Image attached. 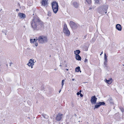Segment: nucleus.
I'll use <instances>...</instances> for the list:
<instances>
[{
	"mask_svg": "<svg viewBox=\"0 0 124 124\" xmlns=\"http://www.w3.org/2000/svg\"><path fill=\"white\" fill-rule=\"evenodd\" d=\"M32 27L34 30H41L44 27V23L37 16H34L31 22Z\"/></svg>",
	"mask_w": 124,
	"mask_h": 124,
	"instance_id": "nucleus-1",
	"label": "nucleus"
},
{
	"mask_svg": "<svg viewBox=\"0 0 124 124\" xmlns=\"http://www.w3.org/2000/svg\"><path fill=\"white\" fill-rule=\"evenodd\" d=\"M37 40L39 43L43 44L47 42V39L46 37L42 35L39 37Z\"/></svg>",
	"mask_w": 124,
	"mask_h": 124,
	"instance_id": "nucleus-2",
	"label": "nucleus"
},
{
	"mask_svg": "<svg viewBox=\"0 0 124 124\" xmlns=\"http://www.w3.org/2000/svg\"><path fill=\"white\" fill-rule=\"evenodd\" d=\"M63 32L66 36H69L70 35V32L68 30L66 23L64 24Z\"/></svg>",
	"mask_w": 124,
	"mask_h": 124,
	"instance_id": "nucleus-3",
	"label": "nucleus"
},
{
	"mask_svg": "<svg viewBox=\"0 0 124 124\" xmlns=\"http://www.w3.org/2000/svg\"><path fill=\"white\" fill-rule=\"evenodd\" d=\"M72 29H75L78 27V25L72 21H71L69 23Z\"/></svg>",
	"mask_w": 124,
	"mask_h": 124,
	"instance_id": "nucleus-4",
	"label": "nucleus"
},
{
	"mask_svg": "<svg viewBox=\"0 0 124 124\" xmlns=\"http://www.w3.org/2000/svg\"><path fill=\"white\" fill-rule=\"evenodd\" d=\"M34 60L30 59L28 63L27 64L29 67H31V68H33L32 66L34 65V63L35 62H34Z\"/></svg>",
	"mask_w": 124,
	"mask_h": 124,
	"instance_id": "nucleus-5",
	"label": "nucleus"
},
{
	"mask_svg": "<svg viewBox=\"0 0 124 124\" xmlns=\"http://www.w3.org/2000/svg\"><path fill=\"white\" fill-rule=\"evenodd\" d=\"M97 99V98L96 97L95 95L92 96L91 99V103L93 104H95L96 103V102Z\"/></svg>",
	"mask_w": 124,
	"mask_h": 124,
	"instance_id": "nucleus-6",
	"label": "nucleus"
},
{
	"mask_svg": "<svg viewBox=\"0 0 124 124\" xmlns=\"http://www.w3.org/2000/svg\"><path fill=\"white\" fill-rule=\"evenodd\" d=\"M62 114L59 113L55 119L57 121H60L61 120L62 118Z\"/></svg>",
	"mask_w": 124,
	"mask_h": 124,
	"instance_id": "nucleus-7",
	"label": "nucleus"
},
{
	"mask_svg": "<svg viewBox=\"0 0 124 124\" xmlns=\"http://www.w3.org/2000/svg\"><path fill=\"white\" fill-rule=\"evenodd\" d=\"M18 16L19 17L20 19H24L26 18V16L25 14L22 13H19L18 14Z\"/></svg>",
	"mask_w": 124,
	"mask_h": 124,
	"instance_id": "nucleus-8",
	"label": "nucleus"
},
{
	"mask_svg": "<svg viewBox=\"0 0 124 124\" xmlns=\"http://www.w3.org/2000/svg\"><path fill=\"white\" fill-rule=\"evenodd\" d=\"M103 11L106 14L107 12V10L108 8V6L107 5H104L103 6Z\"/></svg>",
	"mask_w": 124,
	"mask_h": 124,
	"instance_id": "nucleus-9",
	"label": "nucleus"
},
{
	"mask_svg": "<svg viewBox=\"0 0 124 124\" xmlns=\"http://www.w3.org/2000/svg\"><path fill=\"white\" fill-rule=\"evenodd\" d=\"M73 6L76 8H78L79 6V3L78 2L74 1L72 2Z\"/></svg>",
	"mask_w": 124,
	"mask_h": 124,
	"instance_id": "nucleus-10",
	"label": "nucleus"
},
{
	"mask_svg": "<svg viewBox=\"0 0 124 124\" xmlns=\"http://www.w3.org/2000/svg\"><path fill=\"white\" fill-rule=\"evenodd\" d=\"M52 7L58 8V3L56 1L53 2L52 3Z\"/></svg>",
	"mask_w": 124,
	"mask_h": 124,
	"instance_id": "nucleus-11",
	"label": "nucleus"
},
{
	"mask_svg": "<svg viewBox=\"0 0 124 124\" xmlns=\"http://www.w3.org/2000/svg\"><path fill=\"white\" fill-rule=\"evenodd\" d=\"M41 3L42 5L44 6H46L47 5V0H42Z\"/></svg>",
	"mask_w": 124,
	"mask_h": 124,
	"instance_id": "nucleus-12",
	"label": "nucleus"
},
{
	"mask_svg": "<svg viewBox=\"0 0 124 124\" xmlns=\"http://www.w3.org/2000/svg\"><path fill=\"white\" fill-rule=\"evenodd\" d=\"M116 29L118 31H121L122 29L121 25L119 24H117L116 25Z\"/></svg>",
	"mask_w": 124,
	"mask_h": 124,
	"instance_id": "nucleus-13",
	"label": "nucleus"
},
{
	"mask_svg": "<svg viewBox=\"0 0 124 124\" xmlns=\"http://www.w3.org/2000/svg\"><path fill=\"white\" fill-rule=\"evenodd\" d=\"M112 79L111 78H110L109 80H107V79H105V82L109 84H111L112 82Z\"/></svg>",
	"mask_w": 124,
	"mask_h": 124,
	"instance_id": "nucleus-14",
	"label": "nucleus"
},
{
	"mask_svg": "<svg viewBox=\"0 0 124 124\" xmlns=\"http://www.w3.org/2000/svg\"><path fill=\"white\" fill-rule=\"evenodd\" d=\"M54 12L55 13H56L58 10V8L52 7Z\"/></svg>",
	"mask_w": 124,
	"mask_h": 124,
	"instance_id": "nucleus-15",
	"label": "nucleus"
},
{
	"mask_svg": "<svg viewBox=\"0 0 124 124\" xmlns=\"http://www.w3.org/2000/svg\"><path fill=\"white\" fill-rule=\"evenodd\" d=\"M75 54L76 55H79L78 54L80 53V51L79 50H77L74 51Z\"/></svg>",
	"mask_w": 124,
	"mask_h": 124,
	"instance_id": "nucleus-16",
	"label": "nucleus"
},
{
	"mask_svg": "<svg viewBox=\"0 0 124 124\" xmlns=\"http://www.w3.org/2000/svg\"><path fill=\"white\" fill-rule=\"evenodd\" d=\"M76 58L77 60L79 61L81 60V57L79 55H76Z\"/></svg>",
	"mask_w": 124,
	"mask_h": 124,
	"instance_id": "nucleus-17",
	"label": "nucleus"
},
{
	"mask_svg": "<svg viewBox=\"0 0 124 124\" xmlns=\"http://www.w3.org/2000/svg\"><path fill=\"white\" fill-rule=\"evenodd\" d=\"M108 103H110L111 104H113V101L111 98H109L107 101Z\"/></svg>",
	"mask_w": 124,
	"mask_h": 124,
	"instance_id": "nucleus-18",
	"label": "nucleus"
},
{
	"mask_svg": "<svg viewBox=\"0 0 124 124\" xmlns=\"http://www.w3.org/2000/svg\"><path fill=\"white\" fill-rule=\"evenodd\" d=\"M80 68L79 67H78L76 68L75 71L77 72H78L80 71V72H81V71H80Z\"/></svg>",
	"mask_w": 124,
	"mask_h": 124,
	"instance_id": "nucleus-19",
	"label": "nucleus"
},
{
	"mask_svg": "<svg viewBox=\"0 0 124 124\" xmlns=\"http://www.w3.org/2000/svg\"><path fill=\"white\" fill-rule=\"evenodd\" d=\"M42 116L45 118L48 119V116L46 115L43 114H42Z\"/></svg>",
	"mask_w": 124,
	"mask_h": 124,
	"instance_id": "nucleus-20",
	"label": "nucleus"
},
{
	"mask_svg": "<svg viewBox=\"0 0 124 124\" xmlns=\"http://www.w3.org/2000/svg\"><path fill=\"white\" fill-rule=\"evenodd\" d=\"M100 106L99 104V103H97V104L95 105L94 108V109H95L96 108H98Z\"/></svg>",
	"mask_w": 124,
	"mask_h": 124,
	"instance_id": "nucleus-21",
	"label": "nucleus"
},
{
	"mask_svg": "<svg viewBox=\"0 0 124 124\" xmlns=\"http://www.w3.org/2000/svg\"><path fill=\"white\" fill-rule=\"evenodd\" d=\"M100 106L101 105H105V103L104 102H99L98 103Z\"/></svg>",
	"mask_w": 124,
	"mask_h": 124,
	"instance_id": "nucleus-22",
	"label": "nucleus"
},
{
	"mask_svg": "<svg viewBox=\"0 0 124 124\" xmlns=\"http://www.w3.org/2000/svg\"><path fill=\"white\" fill-rule=\"evenodd\" d=\"M104 61H107V56L106 55V54L105 53L104 54Z\"/></svg>",
	"mask_w": 124,
	"mask_h": 124,
	"instance_id": "nucleus-23",
	"label": "nucleus"
},
{
	"mask_svg": "<svg viewBox=\"0 0 124 124\" xmlns=\"http://www.w3.org/2000/svg\"><path fill=\"white\" fill-rule=\"evenodd\" d=\"M107 61H104V65L105 67H106L107 65Z\"/></svg>",
	"mask_w": 124,
	"mask_h": 124,
	"instance_id": "nucleus-24",
	"label": "nucleus"
},
{
	"mask_svg": "<svg viewBox=\"0 0 124 124\" xmlns=\"http://www.w3.org/2000/svg\"><path fill=\"white\" fill-rule=\"evenodd\" d=\"M47 15L48 16H51V13L50 11H48V12Z\"/></svg>",
	"mask_w": 124,
	"mask_h": 124,
	"instance_id": "nucleus-25",
	"label": "nucleus"
},
{
	"mask_svg": "<svg viewBox=\"0 0 124 124\" xmlns=\"http://www.w3.org/2000/svg\"><path fill=\"white\" fill-rule=\"evenodd\" d=\"M64 80H62V81L61 85H62V88L63 87V85L64 84Z\"/></svg>",
	"mask_w": 124,
	"mask_h": 124,
	"instance_id": "nucleus-26",
	"label": "nucleus"
},
{
	"mask_svg": "<svg viewBox=\"0 0 124 124\" xmlns=\"http://www.w3.org/2000/svg\"><path fill=\"white\" fill-rule=\"evenodd\" d=\"M87 2L89 4H90L91 3V0H86Z\"/></svg>",
	"mask_w": 124,
	"mask_h": 124,
	"instance_id": "nucleus-27",
	"label": "nucleus"
},
{
	"mask_svg": "<svg viewBox=\"0 0 124 124\" xmlns=\"http://www.w3.org/2000/svg\"><path fill=\"white\" fill-rule=\"evenodd\" d=\"M120 109L121 110V111L123 113L124 112V109L122 108H120Z\"/></svg>",
	"mask_w": 124,
	"mask_h": 124,
	"instance_id": "nucleus-28",
	"label": "nucleus"
},
{
	"mask_svg": "<svg viewBox=\"0 0 124 124\" xmlns=\"http://www.w3.org/2000/svg\"><path fill=\"white\" fill-rule=\"evenodd\" d=\"M30 42L31 43H33L34 42L33 39H30Z\"/></svg>",
	"mask_w": 124,
	"mask_h": 124,
	"instance_id": "nucleus-29",
	"label": "nucleus"
},
{
	"mask_svg": "<svg viewBox=\"0 0 124 124\" xmlns=\"http://www.w3.org/2000/svg\"><path fill=\"white\" fill-rule=\"evenodd\" d=\"M84 62H87V60L86 59H85L84 61Z\"/></svg>",
	"mask_w": 124,
	"mask_h": 124,
	"instance_id": "nucleus-30",
	"label": "nucleus"
},
{
	"mask_svg": "<svg viewBox=\"0 0 124 124\" xmlns=\"http://www.w3.org/2000/svg\"><path fill=\"white\" fill-rule=\"evenodd\" d=\"M80 93L79 92H78L77 93V95H78L80 94Z\"/></svg>",
	"mask_w": 124,
	"mask_h": 124,
	"instance_id": "nucleus-31",
	"label": "nucleus"
},
{
	"mask_svg": "<svg viewBox=\"0 0 124 124\" xmlns=\"http://www.w3.org/2000/svg\"><path fill=\"white\" fill-rule=\"evenodd\" d=\"M33 40L34 42H35L36 41H37V39L36 40V39H33Z\"/></svg>",
	"mask_w": 124,
	"mask_h": 124,
	"instance_id": "nucleus-32",
	"label": "nucleus"
},
{
	"mask_svg": "<svg viewBox=\"0 0 124 124\" xmlns=\"http://www.w3.org/2000/svg\"><path fill=\"white\" fill-rule=\"evenodd\" d=\"M80 96L81 97H82L83 96V95L82 94H81V93H80Z\"/></svg>",
	"mask_w": 124,
	"mask_h": 124,
	"instance_id": "nucleus-33",
	"label": "nucleus"
},
{
	"mask_svg": "<svg viewBox=\"0 0 124 124\" xmlns=\"http://www.w3.org/2000/svg\"><path fill=\"white\" fill-rule=\"evenodd\" d=\"M38 45V43H36L35 44V46H37Z\"/></svg>",
	"mask_w": 124,
	"mask_h": 124,
	"instance_id": "nucleus-34",
	"label": "nucleus"
},
{
	"mask_svg": "<svg viewBox=\"0 0 124 124\" xmlns=\"http://www.w3.org/2000/svg\"><path fill=\"white\" fill-rule=\"evenodd\" d=\"M16 10V11L17 12L19 11V10L18 9H17Z\"/></svg>",
	"mask_w": 124,
	"mask_h": 124,
	"instance_id": "nucleus-35",
	"label": "nucleus"
},
{
	"mask_svg": "<svg viewBox=\"0 0 124 124\" xmlns=\"http://www.w3.org/2000/svg\"><path fill=\"white\" fill-rule=\"evenodd\" d=\"M103 53V51H102V52H101V54H100V55H101V54Z\"/></svg>",
	"mask_w": 124,
	"mask_h": 124,
	"instance_id": "nucleus-36",
	"label": "nucleus"
},
{
	"mask_svg": "<svg viewBox=\"0 0 124 124\" xmlns=\"http://www.w3.org/2000/svg\"><path fill=\"white\" fill-rule=\"evenodd\" d=\"M72 80L73 81H74L75 80V79H74V78H73L72 79Z\"/></svg>",
	"mask_w": 124,
	"mask_h": 124,
	"instance_id": "nucleus-37",
	"label": "nucleus"
},
{
	"mask_svg": "<svg viewBox=\"0 0 124 124\" xmlns=\"http://www.w3.org/2000/svg\"><path fill=\"white\" fill-rule=\"evenodd\" d=\"M61 90H59V93H60V92H61Z\"/></svg>",
	"mask_w": 124,
	"mask_h": 124,
	"instance_id": "nucleus-38",
	"label": "nucleus"
},
{
	"mask_svg": "<svg viewBox=\"0 0 124 124\" xmlns=\"http://www.w3.org/2000/svg\"><path fill=\"white\" fill-rule=\"evenodd\" d=\"M74 116H76H76H77V115H76V114H75L74 115Z\"/></svg>",
	"mask_w": 124,
	"mask_h": 124,
	"instance_id": "nucleus-39",
	"label": "nucleus"
},
{
	"mask_svg": "<svg viewBox=\"0 0 124 124\" xmlns=\"http://www.w3.org/2000/svg\"><path fill=\"white\" fill-rule=\"evenodd\" d=\"M92 9V8L91 7H90L89 8V9Z\"/></svg>",
	"mask_w": 124,
	"mask_h": 124,
	"instance_id": "nucleus-40",
	"label": "nucleus"
},
{
	"mask_svg": "<svg viewBox=\"0 0 124 124\" xmlns=\"http://www.w3.org/2000/svg\"><path fill=\"white\" fill-rule=\"evenodd\" d=\"M12 64V63H10V66H11V64Z\"/></svg>",
	"mask_w": 124,
	"mask_h": 124,
	"instance_id": "nucleus-41",
	"label": "nucleus"
},
{
	"mask_svg": "<svg viewBox=\"0 0 124 124\" xmlns=\"http://www.w3.org/2000/svg\"><path fill=\"white\" fill-rule=\"evenodd\" d=\"M66 70H69V69H66Z\"/></svg>",
	"mask_w": 124,
	"mask_h": 124,
	"instance_id": "nucleus-42",
	"label": "nucleus"
},
{
	"mask_svg": "<svg viewBox=\"0 0 124 124\" xmlns=\"http://www.w3.org/2000/svg\"><path fill=\"white\" fill-rule=\"evenodd\" d=\"M60 66H62V65H61V64L60 65Z\"/></svg>",
	"mask_w": 124,
	"mask_h": 124,
	"instance_id": "nucleus-43",
	"label": "nucleus"
},
{
	"mask_svg": "<svg viewBox=\"0 0 124 124\" xmlns=\"http://www.w3.org/2000/svg\"><path fill=\"white\" fill-rule=\"evenodd\" d=\"M54 70H56V69H54Z\"/></svg>",
	"mask_w": 124,
	"mask_h": 124,
	"instance_id": "nucleus-44",
	"label": "nucleus"
},
{
	"mask_svg": "<svg viewBox=\"0 0 124 124\" xmlns=\"http://www.w3.org/2000/svg\"><path fill=\"white\" fill-rule=\"evenodd\" d=\"M5 35H6V33H5Z\"/></svg>",
	"mask_w": 124,
	"mask_h": 124,
	"instance_id": "nucleus-45",
	"label": "nucleus"
},
{
	"mask_svg": "<svg viewBox=\"0 0 124 124\" xmlns=\"http://www.w3.org/2000/svg\"><path fill=\"white\" fill-rule=\"evenodd\" d=\"M87 82H85V83H86Z\"/></svg>",
	"mask_w": 124,
	"mask_h": 124,
	"instance_id": "nucleus-46",
	"label": "nucleus"
},
{
	"mask_svg": "<svg viewBox=\"0 0 124 124\" xmlns=\"http://www.w3.org/2000/svg\"><path fill=\"white\" fill-rule=\"evenodd\" d=\"M87 82H85V83H86Z\"/></svg>",
	"mask_w": 124,
	"mask_h": 124,
	"instance_id": "nucleus-47",
	"label": "nucleus"
},
{
	"mask_svg": "<svg viewBox=\"0 0 124 124\" xmlns=\"http://www.w3.org/2000/svg\"><path fill=\"white\" fill-rule=\"evenodd\" d=\"M81 91H80V92H81Z\"/></svg>",
	"mask_w": 124,
	"mask_h": 124,
	"instance_id": "nucleus-48",
	"label": "nucleus"
},
{
	"mask_svg": "<svg viewBox=\"0 0 124 124\" xmlns=\"http://www.w3.org/2000/svg\"><path fill=\"white\" fill-rule=\"evenodd\" d=\"M123 1H124V0H122Z\"/></svg>",
	"mask_w": 124,
	"mask_h": 124,
	"instance_id": "nucleus-49",
	"label": "nucleus"
}]
</instances>
